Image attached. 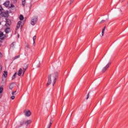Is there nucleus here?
<instances>
[{
    "label": "nucleus",
    "mask_w": 128,
    "mask_h": 128,
    "mask_svg": "<svg viewBox=\"0 0 128 128\" xmlns=\"http://www.w3.org/2000/svg\"><path fill=\"white\" fill-rule=\"evenodd\" d=\"M36 22H38V17L34 16L32 17L31 20V24L32 26H34V24H36Z\"/></svg>",
    "instance_id": "1"
},
{
    "label": "nucleus",
    "mask_w": 128,
    "mask_h": 128,
    "mask_svg": "<svg viewBox=\"0 0 128 128\" xmlns=\"http://www.w3.org/2000/svg\"><path fill=\"white\" fill-rule=\"evenodd\" d=\"M58 72L54 73L52 74V78H54V81L52 82V86H54L56 84V78H58Z\"/></svg>",
    "instance_id": "2"
},
{
    "label": "nucleus",
    "mask_w": 128,
    "mask_h": 128,
    "mask_svg": "<svg viewBox=\"0 0 128 128\" xmlns=\"http://www.w3.org/2000/svg\"><path fill=\"white\" fill-rule=\"evenodd\" d=\"M52 84V75L50 74L48 76V82L46 84V86H48Z\"/></svg>",
    "instance_id": "3"
},
{
    "label": "nucleus",
    "mask_w": 128,
    "mask_h": 128,
    "mask_svg": "<svg viewBox=\"0 0 128 128\" xmlns=\"http://www.w3.org/2000/svg\"><path fill=\"white\" fill-rule=\"evenodd\" d=\"M24 112L26 116H30V115L32 114V112H30V110H25Z\"/></svg>",
    "instance_id": "4"
},
{
    "label": "nucleus",
    "mask_w": 128,
    "mask_h": 128,
    "mask_svg": "<svg viewBox=\"0 0 128 128\" xmlns=\"http://www.w3.org/2000/svg\"><path fill=\"white\" fill-rule=\"evenodd\" d=\"M111 64L108 63V64L106 65V67H104L102 70V72H104L108 68H110Z\"/></svg>",
    "instance_id": "5"
},
{
    "label": "nucleus",
    "mask_w": 128,
    "mask_h": 128,
    "mask_svg": "<svg viewBox=\"0 0 128 128\" xmlns=\"http://www.w3.org/2000/svg\"><path fill=\"white\" fill-rule=\"evenodd\" d=\"M4 38H6V35L2 32H0V40H4Z\"/></svg>",
    "instance_id": "6"
},
{
    "label": "nucleus",
    "mask_w": 128,
    "mask_h": 128,
    "mask_svg": "<svg viewBox=\"0 0 128 128\" xmlns=\"http://www.w3.org/2000/svg\"><path fill=\"white\" fill-rule=\"evenodd\" d=\"M20 24H22V21H19L17 24V26L16 27V30H18V28L20 26Z\"/></svg>",
    "instance_id": "7"
},
{
    "label": "nucleus",
    "mask_w": 128,
    "mask_h": 128,
    "mask_svg": "<svg viewBox=\"0 0 128 128\" xmlns=\"http://www.w3.org/2000/svg\"><path fill=\"white\" fill-rule=\"evenodd\" d=\"M6 26H10V20H6Z\"/></svg>",
    "instance_id": "8"
},
{
    "label": "nucleus",
    "mask_w": 128,
    "mask_h": 128,
    "mask_svg": "<svg viewBox=\"0 0 128 128\" xmlns=\"http://www.w3.org/2000/svg\"><path fill=\"white\" fill-rule=\"evenodd\" d=\"M11 30H10V28L7 27L6 29H5V32L6 34H8L9 32H10Z\"/></svg>",
    "instance_id": "9"
},
{
    "label": "nucleus",
    "mask_w": 128,
    "mask_h": 128,
    "mask_svg": "<svg viewBox=\"0 0 128 128\" xmlns=\"http://www.w3.org/2000/svg\"><path fill=\"white\" fill-rule=\"evenodd\" d=\"M22 72L23 73L22 69V68H20V70H18V76H20Z\"/></svg>",
    "instance_id": "10"
},
{
    "label": "nucleus",
    "mask_w": 128,
    "mask_h": 128,
    "mask_svg": "<svg viewBox=\"0 0 128 128\" xmlns=\"http://www.w3.org/2000/svg\"><path fill=\"white\" fill-rule=\"evenodd\" d=\"M32 123V120H28L25 122V124L26 126H28Z\"/></svg>",
    "instance_id": "11"
},
{
    "label": "nucleus",
    "mask_w": 128,
    "mask_h": 128,
    "mask_svg": "<svg viewBox=\"0 0 128 128\" xmlns=\"http://www.w3.org/2000/svg\"><path fill=\"white\" fill-rule=\"evenodd\" d=\"M36 36H34L33 37V44L34 46L36 44Z\"/></svg>",
    "instance_id": "12"
},
{
    "label": "nucleus",
    "mask_w": 128,
    "mask_h": 128,
    "mask_svg": "<svg viewBox=\"0 0 128 128\" xmlns=\"http://www.w3.org/2000/svg\"><path fill=\"white\" fill-rule=\"evenodd\" d=\"M3 76H4V78H6L8 76V72L4 71Z\"/></svg>",
    "instance_id": "13"
},
{
    "label": "nucleus",
    "mask_w": 128,
    "mask_h": 128,
    "mask_svg": "<svg viewBox=\"0 0 128 128\" xmlns=\"http://www.w3.org/2000/svg\"><path fill=\"white\" fill-rule=\"evenodd\" d=\"M14 83L10 84L9 88L10 90H12V88H14Z\"/></svg>",
    "instance_id": "14"
},
{
    "label": "nucleus",
    "mask_w": 128,
    "mask_h": 128,
    "mask_svg": "<svg viewBox=\"0 0 128 128\" xmlns=\"http://www.w3.org/2000/svg\"><path fill=\"white\" fill-rule=\"evenodd\" d=\"M104 30H106V26L104 27V28H103L102 30V36H104Z\"/></svg>",
    "instance_id": "15"
},
{
    "label": "nucleus",
    "mask_w": 128,
    "mask_h": 128,
    "mask_svg": "<svg viewBox=\"0 0 128 128\" xmlns=\"http://www.w3.org/2000/svg\"><path fill=\"white\" fill-rule=\"evenodd\" d=\"M22 6L24 7L26 6V0H22Z\"/></svg>",
    "instance_id": "16"
},
{
    "label": "nucleus",
    "mask_w": 128,
    "mask_h": 128,
    "mask_svg": "<svg viewBox=\"0 0 128 128\" xmlns=\"http://www.w3.org/2000/svg\"><path fill=\"white\" fill-rule=\"evenodd\" d=\"M19 18L20 20H24V16H22V14L20 16Z\"/></svg>",
    "instance_id": "17"
},
{
    "label": "nucleus",
    "mask_w": 128,
    "mask_h": 128,
    "mask_svg": "<svg viewBox=\"0 0 128 128\" xmlns=\"http://www.w3.org/2000/svg\"><path fill=\"white\" fill-rule=\"evenodd\" d=\"M2 92H4V88L2 86L0 87V94H2Z\"/></svg>",
    "instance_id": "18"
},
{
    "label": "nucleus",
    "mask_w": 128,
    "mask_h": 128,
    "mask_svg": "<svg viewBox=\"0 0 128 128\" xmlns=\"http://www.w3.org/2000/svg\"><path fill=\"white\" fill-rule=\"evenodd\" d=\"M10 4V2H6L4 4V5L6 6H8V5Z\"/></svg>",
    "instance_id": "19"
},
{
    "label": "nucleus",
    "mask_w": 128,
    "mask_h": 128,
    "mask_svg": "<svg viewBox=\"0 0 128 128\" xmlns=\"http://www.w3.org/2000/svg\"><path fill=\"white\" fill-rule=\"evenodd\" d=\"M52 121L50 120V122L48 124V128H50V126H52Z\"/></svg>",
    "instance_id": "20"
},
{
    "label": "nucleus",
    "mask_w": 128,
    "mask_h": 128,
    "mask_svg": "<svg viewBox=\"0 0 128 128\" xmlns=\"http://www.w3.org/2000/svg\"><path fill=\"white\" fill-rule=\"evenodd\" d=\"M26 68H23V70H22V72H23V74H22V76H24V73L26 72Z\"/></svg>",
    "instance_id": "21"
},
{
    "label": "nucleus",
    "mask_w": 128,
    "mask_h": 128,
    "mask_svg": "<svg viewBox=\"0 0 128 128\" xmlns=\"http://www.w3.org/2000/svg\"><path fill=\"white\" fill-rule=\"evenodd\" d=\"M20 55L16 56L14 58V60H16V58H19Z\"/></svg>",
    "instance_id": "22"
},
{
    "label": "nucleus",
    "mask_w": 128,
    "mask_h": 128,
    "mask_svg": "<svg viewBox=\"0 0 128 128\" xmlns=\"http://www.w3.org/2000/svg\"><path fill=\"white\" fill-rule=\"evenodd\" d=\"M16 90L12 92V96H14V94H16Z\"/></svg>",
    "instance_id": "23"
},
{
    "label": "nucleus",
    "mask_w": 128,
    "mask_h": 128,
    "mask_svg": "<svg viewBox=\"0 0 128 128\" xmlns=\"http://www.w3.org/2000/svg\"><path fill=\"white\" fill-rule=\"evenodd\" d=\"M16 96H12L10 97L11 100H14Z\"/></svg>",
    "instance_id": "24"
},
{
    "label": "nucleus",
    "mask_w": 128,
    "mask_h": 128,
    "mask_svg": "<svg viewBox=\"0 0 128 128\" xmlns=\"http://www.w3.org/2000/svg\"><path fill=\"white\" fill-rule=\"evenodd\" d=\"M88 98H90V93H88L87 95V97L86 98V100H88Z\"/></svg>",
    "instance_id": "25"
},
{
    "label": "nucleus",
    "mask_w": 128,
    "mask_h": 128,
    "mask_svg": "<svg viewBox=\"0 0 128 128\" xmlns=\"http://www.w3.org/2000/svg\"><path fill=\"white\" fill-rule=\"evenodd\" d=\"M2 66L1 64H0V72H2Z\"/></svg>",
    "instance_id": "26"
},
{
    "label": "nucleus",
    "mask_w": 128,
    "mask_h": 128,
    "mask_svg": "<svg viewBox=\"0 0 128 128\" xmlns=\"http://www.w3.org/2000/svg\"><path fill=\"white\" fill-rule=\"evenodd\" d=\"M72 2H74V0H70V4H72Z\"/></svg>",
    "instance_id": "27"
},
{
    "label": "nucleus",
    "mask_w": 128,
    "mask_h": 128,
    "mask_svg": "<svg viewBox=\"0 0 128 128\" xmlns=\"http://www.w3.org/2000/svg\"><path fill=\"white\" fill-rule=\"evenodd\" d=\"M16 72L14 73V74L13 76V78H16Z\"/></svg>",
    "instance_id": "28"
},
{
    "label": "nucleus",
    "mask_w": 128,
    "mask_h": 128,
    "mask_svg": "<svg viewBox=\"0 0 128 128\" xmlns=\"http://www.w3.org/2000/svg\"><path fill=\"white\" fill-rule=\"evenodd\" d=\"M0 10H2V6L0 5Z\"/></svg>",
    "instance_id": "29"
},
{
    "label": "nucleus",
    "mask_w": 128,
    "mask_h": 128,
    "mask_svg": "<svg viewBox=\"0 0 128 128\" xmlns=\"http://www.w3.org/2000/svg\"><path fill=\"white\" fill-rule=\"evenodd\" d=\"M104 22H106V21L104 20H102V21L100 22V24H102V23Z\"/></svg>",
    "instance_id": "30"
},
{
    "label": "nucleus",
    "mask_w": 128,
    "mask_h": 128,
    "mask_svg": "<svg viewBox=\"0 0 128 128\" xmlns=\"http://www.w3.org/2000/svg\"><path fill=\"white\" fill-rule=\"evenodd\" d=\"M11 6V8H14V5L12 4L11 6Z\"/></svg>",
    "instance_id": "31"
},
{
    "label": "nucleus",
    "mask_w": 128,
    "mask_h": 128,
    "mask_svg": "<svg viewBox=\"0 0 128 128\" xmlns=\"http://www.w3.org/2000/svg\"><path fill=\"white\" fill-rule=\"evenodd\" d=\"M24 121L22 122H20V126H22V124H24Z\"/></svg>",
    "instance_id": "32"
},
{
    "label": "nucleus",
    "mask_w": 128,
    "mask_h": 128,
    "mask_svg": "<svg viewBox=\"0 0 128 128\" xmlns=\"http://www.w3.org/2000/svg\"><path fill=\"white\" fill-rule=\"evenodd\" d=\"M2 56V52H0V58Z\"/></svg>",
    "instance_id": "33"
},
{
    "label": "nucleus",
    "mask_w": 128,
    "mask_h": 128,
    "mask_svg": "<svg viewBox=\"0 0 128 128\" xmlns=\"http://www.w3.org/2000/svg\"><path fill=\"white\" fill-rule=\"evenodd\" d=\"M30 8H32V4H30Z\"/></svg>",
    "instance_id": "34"
},
{
    "label": "nucleus",
    "mask_w": 128,
    "mask_h": 128,
    "mask_svg": "<svg viewBox=\"0 0 128 128\" xmlns=\"http://www.w3.org/2000/svg\"><path fill=\"white\" fill-rule=\"evenodd\" d=\"M16 77H14V76H12V80H14Z\"/></svg>",
    "instance_id": "35"
},
{
    "label": "nucleus",
    "mask_w": 128,
    "mask_h": 128,
    "mask_svg": "<svg viewBox=\"0 0 128 128\" xmlns=\"http://www.w3.org/2000/svg\"><path fill=\"white\" fill-rule=\"evenodd\" d=\"M2 14V10H0V14Z\"/></svg>",
    "instance_id": "36"
},
{
    "label": "nucleus",
    "mask_w": 128,
    "mask_h": 128,
    "mask_svg": "<svg viewBox=\"0 0 128 128\" xmlns=\"http://www.w3.org/2000/svg\"><path fill=\"white\" fill-rule=\"evenodd\" d=\"M14 44V42H12V44Z\"/></svg>",
    "instance_id": "37"
},
{
    "label": "nucleus",
    "mask_w": 128,
    "mask_h": 128,
    "mask_svg": "<svg viewBox=\"0 0 128 128\" xmlns=\"http://www.w3.org/2000/svg\"><path fill=\"white\" fill-rule=\"evenodd\" d=\"M15 0V2H17L18 0Z\"/></svg>",
    "instance_id": "38"
},
{
    "label": "nucleus",
    "mask_w": 128,
    "mask_h": 128,
    "mask_svg": "<svg viewBox=\"0 0 128 128\" xmlns=\"http://www.w3.org/2000/svg\"><path fill=\"white\" fill-rule=\"evenodd\" d=\"M0 24H1V23H0Z\"/></svg>",
    "instance_id": "39"
}]
</instances>
